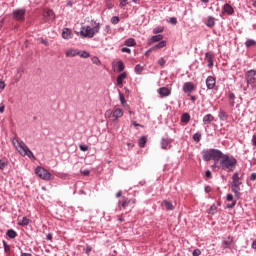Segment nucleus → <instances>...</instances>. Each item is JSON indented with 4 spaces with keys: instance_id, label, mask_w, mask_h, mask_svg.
Listing matches in <instances>:
<instances>
[{
    "instance_id": "nucleus-1",
    "label": "nucleus",
    "mask_w": 256,
    "mask_h": 256,
    "mask_svg": "<svg viewBox=\"0 0 256 256\" xmlns=\"http://www.w3.org/2000/svg\"><path fill=\"white\" fill-rule=\"evenodd\" d=\"M220 169L226 173H233L237 169V158L224 154L220 160Z\"/></svg>"
},
{
    "instance_id": "nucleus-2",
    "label": "nucleus",
    "mask_w": 256,
    "mask_h": 256,
    "mask_svg": "<svg viewBox=\"0 0 256 256\" xmlns=\"http://www.w3.org/2000/svg\"><path fill=\"white\" fill-rule=\"evenodd\" d=\"M92 27L91 26H82L80 29V35L82 37L93 39L99 31H101V23L91 20Z\"/></svg>"
},
{
    "instance_id": "nucleus-3",
    "label": "nucleus",
    "mask_w": 256,
    "mask_h": 256,
    "mask_svg": "<svg viewBox=\"0 0 256 256\" xmlns=\"http://www.w3.org/2000/svg\"><path fill=\"white\" fill-rule=\"evenodd\" d=\"M12 144L20 153V155H22V157H29V159L35 160V155H33V152L31 151V149H29V147L27 146V144H25V142L19 141L18 138L14 137L12 138Z\"/></svg>"
},
{
    "instance_id": "nucleus-4",
    "label": "nucleus",
    "mask_w": 256,
    "mask_h": 256,
    "mask_svg": "<svg viewBox=\"0 0 256 256\" xmlns=\"http://www.w3.org/2000/svg\"><path fill=\"white\" fill-rule=\"evenodd\" d=\"M241 185H243L242 179L239 177V172H235L232 175L231 191L234 193L235 199H241Z\"/></svg>"
},
{
    "instance_id": "nucleus-5",
    "label": "nucleus",
    "mask_w": 256,
    "mask_h": 256,
    "mask_svg": "<svg viewBox=\"0 0 256 256\" xmlns=\"http://www.w3.org/2000/svg\"><path fill=\"white\" fill-rule=\"evenodd\" d=\"M245 80L247 83V87H251V89H256V70H248L245 73Z\"/></svg>"
},
{
    "instance_id": "nucleus-6",
    "label": "nucleus",
    "mask_w": 256,
    "mask_h": 256,
    "mask_svg": "<svg viewBox=\"0 0 256 256\" xmlns=\"http://www.w3.org/2000/svg\"><path fill=\"white\" fill-rule=\"evenodd\" d=\"M35 173L38 175V177H40V179H43L44 181H51V179H53V175H51L49 171L41 166L36 167Z\"/></svg>"
},
{
    "instance_id": "nucleus-7",
    "label": "nucleus",
    "mask_w": 256,
    "mask_h": 256,
    "mask_svg": "<svg viewBox=\"0 0 256 256\" xmlns=\"http://www.w3.org/2000/svg\"><path fill=\"white\" fill-rule=\"evenodd\" d=\"M25 13H27L25 8L16 9L12 12V17L15 21H25Z\"/></svg>"
},
{
    "instance_id": "nucleus-8",
    "label": "nucleus",
    "mask_w": 256,
    "mask_h": 256,
    "mask_svg": "<svg viewBox=\"0 0 256 256\" xmlns=\"http://www.w3.org/2000/svg\"><path fill=\"white\" fill-rule=\"evenodd\" d=\"M211 153H212V159L214 161H219L221 159H223V152L219 149H215V148H211Z\"/></svg>"
},
{
    "instance_id": "nucleus-9",
    "label": "nucleus",
    "mask_w": 256,
    "mask_h": 256,
    "mask_svg": "<svg viewBox=\"0 0 256 256\" xmlns=\"http://www.w3.org/2000/svg\"><path fill=\"white\" fill-rule=\"evenodd\" d=\"M182 89L184 93H193V91L195 90V84H193V82H186L184 83Z\"/></svg>"
},
{
    "instance_id": "nucleus-10",
    "label": "nucleus",
    "mask_w": 256,
    "mask_h": 256,
    "mask_svg": "<svg viewBox=\"0 0 256 256\" xmlns=\"http://www.w3.org/2000/svg\"><path fill=\"white\" fill-rule=\"evenodd\" d=\"M217 83V81L215 80V78L213 76H208L206 78V87L207 89H215V84Z\"/></svg>"
},
{
    "instance_id": "nucleus-11",
    "label": "nucleus",
    "mask_w": 256,
    "mask_h": 256,
    "mask_svg": "<svg viewBox=\"0 0 256 256\" xmlns=\"http://www.w3.org/2000/svg\"><path fill=\"white\" fill-rule=\"evenodd\" d=\"M157 93L161 97H169V95H171V89H169L168 87H161L157 90Z\"/></svg>"
},
{
    "instance_id": "nucleus-12",
    "label": "nucleus",
    "mask_w": 256,
    "mask_h": 256,
    "mask_svg": "<svg viewBox=\"0 0 256 256\" xmlns=\"http://www.w3.org/2000/svg\"><path fill=\"white\" fill-rule=\"evenodd\" d=\"M222 249H231V245H233V236H228L227 240L222 241Z\"/></svg>"
},
{
    "instance_id": "nucleus-13",
    "label": "nucleus",
    "mask_w": 256,
    "mask_h": 256,
    "mask_svg": "<svg viewBox=\"0 0 256 256\" xmlns=\"http://www.w3.org/2000/svg\"><path fill=\"white\" fill-rule=\"evenodd\" d=\"M222 13H227V15H233L235 13V9L229 3H226L222 7Z\"/></svg>"
},
{
    "instance_id": "nucleus-14",
    "label": "nucleus",
    "mask_w": 256,
    "mask_h": 256,
    "mask_svg": "<svg viewBox=\"0 0 256 256\" xmlns=\"http://www.w3.org/2000/svg\"><path fill=\"white\" fill-rule=\"evenodd\" d=\"M122 207L123 209H127V207H135V199H129L126 198L123 202H122Z\"/></svg>"
},
{
    "instance_id": "nucleus-15",
    "label": "nucleus",
    "mask_w": 256,
    "mask_h": 256,
    "mask_svg": "<svg viewBox=\"0 0 256 256\" xmlns=\"http://www.w3.org/2000/svg\"><path fill=\"white\" fill-rule=\"evenodd\" d=\"M62 38L68 40V39H73V31L69 28H64L62 31Z\"/></svg>"
},
{
    "instance_id": "nucleus-16",
    "label": "nucleus",
    "mask_w": 256,
    "mask_h": 256,
    "mask_svg": "<svg viewBox=\"0 0 256 256\" xmlns=\"http://www.w3.org/2000/svg\"><path fill=\"white\" fill-rule=\"evenodd\" d=\"M78 54H79V49H76V48H69L65 52L66 57H77Z\"/></svg>"
},
{
    "instance_id": "nucleus-17",
    "label": "nucleus",
    "mask_w": 256,
    "mask_h": 256,
    "mask_svg": "<svg viewBox=\"0 0 256 256\" xmlns=\"http://www.w3.org/2000/svg\"><path fill=\"white\" fill-rule=\"evenodd\" d=\"M202 153L204 161H211V159H213V152H211V149H204Z\"/></svg>"
},
{
    "instance_id": "nucleus-18",
    "label": "nucleus",
    "mask_w": 256,
    "mask_h": 256,
    "mask_svg": "<svg viewBox=\"0 0 256 256\" xmlns=\"http://www.w3.org/2000/svg\"><path fill=\"white\" fill-rule=\"evenodd\" d=\"M167 46V41L162 40L158 42L156 45L150 48V51H157V49H163V47Z\"/></svg>"
},
{
    "instance_id": "nucleus-19",
    "label": "nucleus",
    "mask_w": 256,
    "mask_h": 256,
    "mask_svg": "<svg viewBox=\"0 0 256 256\" xmlns=\"http://www.w3.org/2000/svg\"><path fill=\"white\" fill-rule=\"evenodd\" d=\"M161 147H162V149H171V139L162 138Z\"/></svg>"
},
{
    "instance_id": "nucleus-20",
    "label": "nucleus",
    "mask_w": 256,
    "mask_h": 256,
    "mask_svg": "<svg viewBox=\"0 0 256 256\" xmlns=\"http://www.w3.org/2000/svg\"><path fill=\"white\" fill-rule=\"evenodd\" d=\"M213 121H215V117L212 114H206L203 117L204 125H209V123H213Z\"/></svg>"
},
{
    "instance_id": "nucleus-21",
    "label": "nucleus",
    "mask_w": 256,
    "mask_h": 256,
    "mask_svg": "<svg viewBox=\"0 0 256 256\" xmlns=\"http://www.w3.org/2000/svg\"><path fill=\"white\" fill-rule=\"evenodd\" d=\"M115 121H117V119H121V117L123 116V109L121 108H117L113 111L112 113Z\"/></svg>"
},
{
    "instance_id": "nucleus-22",
    "label": "nucleus",
    "mask_w": 256,
    "mask_h": 256,
    "mask_svg": "<svg viewBox=\"0 0 256 256\" xmlns=\"http://www.w3.org/2000/svg\"><path fill=\"white\" fill-rule=\"evenodd\" d=\"M125 79H127V73L126 72H122L117 77V85H123V81H125Z\"/></svg>"
},
{
    "instance_id": "nucleus-23",
    "label": "nucleus",
    "mask_w": 256,
    "mask_h": 256,
    "mask_svg": "<svg viewBox=\"0 0 256 256\" xmlns=\"http://www.w3.org/2000/svg\"><path fill=\"white\" fill-rule=\"evenodd\" d=\"M124 45H126V47H135L137 45V41H135V38H128L125 40Z\"/></svg>"
},
{
    "instance_id": "nucleus-24",
    "label": "nucleus",
    "mask_w": 256,
    "mask_h": 256,
    "mask_svg": "<svg viewBox=\"0 0 256 256\" xmlns=\"http://www.w3.org/2000/svg\"><path fill=\"white\" fill-rule=\"evenodd\" d=\"M160 41H163V35H161V34L152 36L150 39V43H160Z\"/></svg>"
},
{
    "instance_id": "nucleus-25",
    "label": "nucleus",
    "mask_w": 256,
    "mask_h": 256,
    "mask_svg": "<svg viewBox=\"0 0 256 256\" xmlns=\"http://www.w3.org/2000/svg\"><path fill=\"white\" fill-rule=\"evenodd\" d=\"M191 121V115L189 113H183L181 116V123H189Z\"/></svg>"
},
{
    "instance_id": "nucleus-26",
    "label": "nucleus",
    "mask_w": 256,
    "mask_h": 256,
    "mask_svg": "<svg viewBox=\"0 0 256 256\" xmlns=\"http://www.w3.org/2000/svg\"><path fill=\"white\" fill-rule=\"evenodd\" d=\"M206 27H215V17L208 16L206 21Z\"/></svg>"
},
{
    "instance_id": "nucleus-27",
    "label": "nucleus",
    "mask_w": 256,
    "mask_h": 256,
    "mask_svg": "<svg viewBox=\"0 0 256 256\" xmlns=\"http://www.w3.org/2000/svg\"><path fill=\"white\" fill-rule=\"evenodd\" d=\"M9 165L8 159H0V171H4L6 167Z\"/></svg>"
},
{
    "instance_id": "nucleus-28",
    "label": "nucleus",
    "mask_w": 256,
    "mask_h": 256,
    "mask_svg": "<svg viewBox=\"0 0 256 256\" xmlns=\"http://www.w3.org/2000/svg\"><path fill=\"white\" fill-rule=\"evenodd\" d=\"M78 55L82 59H89V57H91V54L89 52L85 51V50H82V51L78 50Z\"/></svg>"
},
{
    "instance_id": "nucleus-29",
    "label": "nucleus",
    "mask_w": 256,
    "mask_h": 256,
    "mask_svg": "<svg viewBox=\"0 0 256 256\" xmlns=\"http://www.w3.org/2000/svg\"><path fill=\"white\" fill-rule=\"evenodd\" d=\"M163 205L166 207L168 211H173L175 209V206H173L172 202H169L167 200L163 201Z\"/></svg>"
},
{
    "instance_id": "nucleus-30",
    "label": "nucleus",
    "mask_w": 256,
    "mask_h": 256,
    "mask_svg": "<svg viewBox=\"0 0 256 256\" xmlns=\"http://www.w3.org/2000/svg\"><path fill=\"white\" fill-rule=\"evenodd\" d=\"M7 237H9V239H15V237H17V232L13 229H9L6 232Z\"/></svg>"
},
{
    "instance_id": "nucleus-31",
    "label": "nucleus",
    "mask_w": 256,
    "mask_h": 256,
    "mask_svg": "<svg viewBox=\"0 0 256 256\" xmlns=\"http://www.w3.org/2000/svg\"><path fill=\"white\" fill-rule=\"evenodd\" d=\"M44 17H48L49 19H55V12H53V10L49 9L46 10L44 13Z\"/></svg>"
},
{
    "instance_id": "nucleus-32",
    "label": "nucleus",
    "mask_w": 256,
    "mask_h": 256,
    "mask_svg": "<svg viewBox=\"0 0 256 256\" xmlns=\"http://www.w3.org/2000/svg\"><path fill=\"white\" fill-rule=\"evenodd\" d=\"M255 45H256V41L253 40V39H248V40H246V42H245V47H246L247 49H249L250 47H255Z\"/></svg>"
},
{
    "instance_id": "nucleus-33",
    "label": "nucleus",
    "mask_w": 256,
    "mask_h": 256,
    "mask_svg": "<svg viewBox=\"0 0 256 256\" xmlns=\"http://www.w3.org/2000/svg\"><path fill=\"white\" fill-rule=\"evenodd\" d=\"M146 144H147V137L145 136L140 137V139L138 140L139 147L143 148L145 147Z\"/></svg>"
},
{
    "instance_id": "nucleus-34",
    "label": "nucleus",
    "mask_w": 256,
    "mask_h": 256,
    "mask_svg": "<svg viewBox=\"0 0 256 256\" xmlns=\"http://www.w3.org/2000/svg\"><path fill=\"white\" fill-rule=\"evenodd\" d=\"M18 225H20L21 227L29 225V218L24 216L22 220L18 222Z\"/></svg>"
},
{
    "instance_id": "nucleus-35",
    "label": "nucleus",
    "mask_w": 256,
    "mask_h": 256,
    "mask_svg": "<svg viewBox=\"0 0 256 256\" xmlns=\"http://www.w3.org/2000/svg\"><path fill=\"white\" fill-rule=\"evenodd\" d=\"M219 119H220V121H227L228 116L224 110H220Z\"/></svg>"
},
{
    "instance_id": "nucleus-36",
    "label": "nucleus",
    "mask_w": 256,
    "mask_h": 256,
    "mask_svg": "<svg viewBox=\"0 0 256 256\" xmlns=\"http://www.w3.org/2000/svg\"><path fill=\"white\" fill-rule=\"evenodd\" d=\"M136 75H141L143 73V66L141 64H137L134 68Z\"/></svg>"
},
{
    "instance_id": "nucleus-37",
    "label": "nucleus",
    "mask_w": 256,
    "mask_h": 256,
    "mask_svg": "<svg viewBox=\"0 0 256 256\" xmlns=\"http://www.w3.org/2000/svg\"><path fill=\"white\" fill-rule=\"evenodd\" d=\"M193 141H195L196 143H199V141H201V133L197 132L192 136Z\"/></svg>"
},
{
    "instance_id": "nucleus-38",
    "label": "nucleus",
    "mask_w": 256,
    "mask_h": 256,
    "mask_svg": "<svg viewBox=\"0 0 256 256\" xmlns=\"http://www.w3.org/2000/svg\"><path fill=\"white\" fill-rule=\"evenodd\" d=\"M209 215H215L217 213V206L212 205L208 210Z\"/></svg>"
},
{
    "instance_id": "nucleus-39",
    "label": "nucleus",
    "mask_w": 256,
    "mask_h": 256,
    "mask_svg": "<svg viewBox=\"0 0 256 256\" xmlns=\"http://www.w3.org/2000/svg\"><path fill=\"white\" fill-rule=\"evenodd\" d=\"M118 71L119 73L125 71V64L123 63V61H118Z\"/></svg>"
},
{
    "instance_id": "nucleus-40",
    "label": "nucleus",
    "mask_w": 256,
    "mask_h": 256,
    "mask_svg": "<svg viewBox=\"0 0 256 256\" xmlns=\"http://www.w3.org/2000/svg\"><path fill=\"white\" fill-rule=\"evenodd\" d=\"M2 243H3L5 253H9L11 251V246H9L7 242H5V240H3Z\"/></svg>"
},
{
    "instance_id": "nucleus-41",
    "label": "nucleus",
    "mask_w": 256,
    "mask_h": 256,
    "mask_svg": "<svg viewBox=\"0 0 256 256\" xmlns=\"http://www.w3.org/2000/svg\"><path fill=\"white\" fill-rule=\"evenodd\" d=\"M159 33H163V27H161V26H158V27L153 29V34L154 35H157Z\"/></svg>"
},
{
    "instance_id": "nucleus-42",
    "label": "nucleus",
    "mask_w": 256,
    "mask_h": 256,
    "mask_svg": "<svg viewBox=\"0 0 256 256\" xmlns=\"http://www.w3.org/2000/svg\"><path fill=\"white\" fill-rule=\"evenodd\" d=\"M92 63H93L94 65H101V60H99V57L93 56V57H92Z\"/></svg>"
},
{
    "instance_id": "nucleus-43",
    "label": "nucleus",
    "mask_w": 256,
    "mask_h": 256,
    "mask_svg": "<svg viewBox=\"0 0 256 256\" xmlns=\"http://www.w3.org/2000/svg\"><path fill=\"white\" fill-rule=\"evenodd\" d=\"M111 23L112 25H117V23H119V16H113L111 18Z\"/></svg>"
},
{
    "instance_id": "nucleus-44",
    "label": "nucleus",
    "mask_w": 256,
    "mask_h": 256,
    "mask_svg": "<svg viewBox=\"0 0 256 256\" xmlns=\"http://www.w3.org/2000/svg\"><path fill=\"white\" fill-rule=\"evenodd\" d=\"M205 58L208 60V61H211L213 60V54L211 52H206L205 53Z\"/></svg>"
},
{
    "instance_id": "nucleus-45",
    "label": "nucleus",
    "mask_w": 256,
    "mask_h": 256,
    "mask_svg": "<svg viewBox=\"0 0 256 256\" xmlns=\"http://www.w3.org/2000/svg\"><path fill=\"white\" fill-rule=\"evenodd\" d=\"M127 5H129L128 0H120V4H119L120 7H127Z\"/></svg>"
},
{
    "instance_id": "nucleus-46",
    "label": "nucleus",
    "mask_w": 256,
    "mask_h": 256,
    "mask_svg": "<svg viewBox=\"0 0 256 256\" xmlns=\"http://www.w3.org/2000/svg\"><path fill=\"white\" fill-rule=\"evenodd\" d=\"M237 205V200H234L231 204H227V209H233Z\"/></svg>"
},
{
    "instance_id": "nucleus-47",
    "label": "nucleus",
    "mask_w": 256,
    "mask_h": 256,
    "mask_svg": "<svg viewBox=\"0 0 256 256\" xmlns=\"http://www.w3.org/2000/svg\"><path fill=\"white\" fill-rule=\"evenodd\" d=\"M192 256H201V250L194 249L193 252H192Z\"/></svg>"
},
{
    "instance_id": "nucleus-48",
    "label": "nucleus",
    "mask_w": 256,
    "mask_h": 256,
    "mask_svg": "<svg viewBox=\"0 0 256 256\" xmlns=\"http://www.w3.org/2000/svg\"><path fill=\"white\" fill-rule=\"evenodd\" d=\"M79 148L81 151H89V146L87 145L80 144Z\"/></svg>"
},
{
    "instance_id": "nucleus-49",
    "label": "nucleus",
    "mask_w": 256,
    "mask_h": 256,
    "mask_svg": "<svg viewBox=\"0 0 256 256\" xmlns=\"http://www.w3.org/2000/svg\"><path fill=\"white\" fill-rule=\"evenodd\" d=\"M119 98L122 105L125 104V96L121 92L119 93Z\"/></svg>"
},
{
    "instance_id": "nucleus-50",
    "label": "nucleus",
    "mask_w": 256,
    "mask_h": 256,
    "mask_svg": "<svg viewBox=\"0 0 256 256\" xmlns=\"http://www.w3.org/2000/svg\"><path fill=\"white\" fill-rule=\"evenodd\" d=\"M165 58H160L159 60H158V65H160L161 67H163V65H165Z\"/></svg>"
},
{
    "instance_id": "nucleus-51",
    "label": "nucleus",
    "mask_w": 256,
    "mask_h": 256,
    "mask_svg": "<svg viewBox=\"0 0 256 256\" xmlns=\"http://www.w3.org/2000/svg\"><path fill=\"white\" fill-rule=\"evenodd\" d=\"M169 23H171L172 25H177V18L171 17Z\"/></svg>"
},
{
    "instance_id": "nucleus-52",
    "label": "nucleus",
    "mask_w": 256,
    "mask_h": 256,
    "mask_svg": "<svg viewBox=\"0 0 256 256\" xmlns=\"http://www.w3.org/2000/svg\"><path fill=\"white\" fill-rule=\"evenodd\" d=\"M226 201H235V200H233V194H227L226 195Z\"/></svg>"
},
{
    "instance_id": "nucleus-53",
    "label": "nucleus",
    "mask_w": 256,
    "mask_h": 256,
    "mask_svg": "<svg viewBox=\"0 0 256 256\" xmlns=\"http://www.w3.org/2000/svg\"><path fill=\"white\" fill-rule=\"evenodd\" d=\"M40 43H42V45H49V42L46 39L43 38H39Z\"/></svg>"
},
{
    "instance_id": "nucleus-54",
    "label": "nucleus",
    "mask_w": 256,
    "mask_h": 256,
    "mask_svg": "<svg viewBox=\"0 0 256 256\" xmlns=\"http://www.w3.org/2000/svg\"><path fill=\"white\" fill-rule=\"evenodd\" d=\"M121 51L122 53H131V49L127 47L122 48Z\"/></svg>"
},
{
    "instance_id": "nucleus-55",
    "label": "nucleus",
    "mask_w": 256,
    "mask_h": 256,
    "mask_svg": "<svg viewBox=\"0 0 256 256\" xmlns=\"http://www.w3.org/2000/svg\"><path fill=\"white\" fill-rule=\"evenodd\" d=\"M228 97L230 101H235V93H229Z\"/></svg>"
},
{
    "instance_id": "nucleus-56",
    "label": "nucleus",
    "mask_w": 256,
    "mask_h": 256,
    "mask_svg": "<svg viewBox=\"0 0 256 256\" xmlns=\"http://www.w3.org/2000/svg\"><path fill=\"white\" fill-rule=\"evenodd\" d=\"M250 180H251V181H256V172H254V173H252V174L250 175Z\"/></svg>"
},
{
    "instance_id": "nucleus-57",
    "label": "nucleus",
    "mask_w": 256,
    "mask_h": 256,
    "mask_svg": "<svg viewBox=\"0 0 256 256\" xmlns=\"http://www.w3.org/2000/svg\"><path fill=\"white\" fill-rule=\"evenodd\" d=\"M0 113H5V104H0Z\"/></svg>"
},
{
    "instance_id": "nucleus-58",
    "label": "nucleus",
    "mask_w": 256,
    "mask_h": 256,
    "mask_svg": "<svg viewBox=\"0 0 256 256\" xmlns=\"http://www.w3.org/2000/svg\"><path fill=\"white\" fill-rule=\"evenodd\" d=\"M105 31L107 34L111 33V26L110 25H106L105 26Z\"/></svg>"
},
{
    "instance_id": "nucleus-59",
    "label": "nucleus",
    "mask_w": 256,
    "mask_h": 256,
    "mask_svg": "<svg viewBox=\"0 0 256 256\" xmlns=\"http://www.w3.org/2000/svg\"><path fill=\"white\" fill-rule=\"evenodd\" d=\"M92 249L93 248L91 246H87L86 247V255H89V253H91Z\"/></svg>"
},
{
    "instance_id": "nucleus-60",
    "label": "nucleus",
    "mask_w": 256,
    "mask_h": 256,
    "mask_svg": "<svg viewBox=\"0 0 256 256\" xmlns=\"http://www.w3.org/2000/svg\"><path fill=\"white\" fill-rule=\"evenodd\" d=\"M0 89H5V81L0 80Z\"/></svg>"
},
{
    "instance_id": "nucleus-61",
    "label": "nucleus",
    "mask_w": 256,
    "mask_h": 256,
    "mask_svg": "<svg viewBox=\"0 0 256 256\" xmlns=\"http://www.w3.org/2000/svg\"><path fill=\"white\" fill-rule=\"evenodd\" d=\"M252 145H254V147H256V136L253 135L252 137Z\"/></svg>"
},
{
    "instance_id": "nucleus-62",
    "label": "nucleus",
    "mask_w": 256,
    "mask_h": 256,
    "mask_svg": "<svg viewBox=\"0 0 256 256\" xmlns=\"http://www.w3.org/2000/svg\"><path fill=\"white\" fill-rule=\"evenodd\" d=\"M20 256H33V254L31 253H25V252H21Z\"/></svg>"
},
{
    "instance_id": "nucleus-63",
    "label": "nucleus",
    "mask_w": 256,
    "mask_h": 256,
    "mask_svg": "<svg viewBox=\"0 0 256 256\" xmlns=\"http://www.w3.org/2000/svg\"><path fill=\"white\" fill-rule=\"evenodd\" d=\"M208 67L211 69L213 67V60H208Z\"/></svg>"
},
{
    "instance_id": "nucleus-64",
    "label": "nucleus",
    "mask_w": 256,
    "mask_h": 256,
    "mask_svg": "<svg viewBox=\"0 0 256 256\" xmlns=\"http://www.w3.org/2000/svg\"><path fill=\"white\" fill-rule=\"evenodd\" d=\"M252 249H256V239L252 242Z\"/></svg>"
}]
</instances>
